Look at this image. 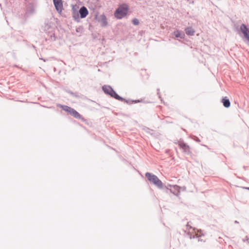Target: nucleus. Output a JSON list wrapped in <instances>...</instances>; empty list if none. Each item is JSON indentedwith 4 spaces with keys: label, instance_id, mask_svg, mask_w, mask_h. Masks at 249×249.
<instances>
[{
    "label": "nucleus",
    "instance_id": "8",
    "mask_svg": "<svg viewBox=\"0 0 249 249\" xmlns=\"http://www.w3.org/2000/svg\"><path fill=\"white\" fill-rule=\"evenodd\" d=\"M97 20L98 22H99L101 23V24L102 26H105L107 24V18L104 15H102L98 17Z\"/></svg>",
    "mask_w": 249,
    "mask_h": 249
},
{
    "label": "nucleus",
    "instance_id": "9",
    "mask_svg": "<svg viewBox=\"0 0 249 249\" xmlns=\"http://www.w3.org/2000/svg\"><path fill=\"white\" fill-rule=\"evenodd\" d=\"M79 13L81 18H84L88 15L89 12L85 6H83L80 9Z\"/></svg>",
    "mask_w": 249,
    "mask_h": 249
},
{
    "label": "nucleus",
    "instance_id": "5",
    "mask_svg": "<svg viewBox=\"0 0 249 249\" xmlns=\"http://www.w3.org/2000/svg\"><path fill=\"white\" fill-rule=\"evenodd\" d=\"M240 30L245 38L249 41V28H248L245 24H242L240 26Z\"/></svg>",
    "mask_w": 249,
    "mask_h": 249
},
{
    "label": "nucleus",
    "instance_id": "13",
    "mask_svg": "<svg viewBox=\"0 0 249 249\" xmlns=\"http://www.w3.org/2000/svg\"><path fill=\"white\" fill-rule=\"evenodd\" d=\"M175 36H176L177 37H181V35H180V32H178V31H176V32H175Z\"/></svg>",
    "mask_w": 249,
    "mask_h": 249
},
{
    "label": "nucleus",
    "instance_id": "7",
    "mask_svg": "<svg viewBox=\"0 0 249 249\" xmlns=\"http://www.w3.org/2000/svg\"><path fill=\"white\" fill-rule=\"evenodd\" d=\"M178 145L180 148L182 149L184 152L189 153L190 152L189 146L183 142H178Z\"/></svg>",
    "mask_w": 249,
    "mask_h": 249
},
{
    "label": "nucleus",
    "instance_id": "1",
    "mask_svg": "<svg viewBox=\"0 0 249 249\" xmlns=\"http://www.w3.org/2000/svg\"><path fill=\"white\" fill-rule=\"evenodd\" d=\"M128 11L127 5L124 4L120 5L115 11V17L118 19H121L126 15Z\"/></svg>",
    "mask_w": 249,
    "mask_h": 249
},
{
    "label": "nucleus",
    "instance_id": "4",
    "mask_svg": "<svg viewBox=\"0 0 249 249\" xmlns=\"http://www.w3.org/2000/svg\"><path fill=\"white\" fill-rule=\"evenodd\" d=\"M62 109L66 112H69L71 115L73 116L74 118L77 119H80L81 118L80 114L77 112L74 109L67 106H63L62 107Z\"/></svg>",
    "mask_w": 249,
    "mask_h": 249
},
{
    "label": "nucleus",
    "instance_id": "14",
    "mask_svg": "<svg viewBox=\"0 0 249 249\" xmlns=\"http://www.w3.org/2000/svg\"><path fill=\"white\" fill-rule=\"evenodd\" d=\"M247 189L249 190V187L247 188Z\"/></svg>",
    "mask_w": 249,
    "mask_h": 249
},
{
    "label": "nucleus",
    "instance_id": "6",
    "mask_svg": "<svg viewBox=\"0 0 249 249\" xmlns=\"http://www.w3.org/2000/svg\"><path fill=\"white\" fill-rule=\"evenodd\" d=\"M53 2L57 11L61 12L63 8L62 0H53Z\"/></svg>",
    "mask_w": 249,
    "mask_h": 249
},
{
    "label": "nucleus",
    "instance_id": "3",
    "mask_svg": "<svg viewBox=\"0 0 249 249\" xmlns=\"http://www.w3.org/2000/svg\"><path fill=\"white\" fill-rule=\"evenodd\" d=\"M102 89L105 93L110 95L111 97L115 98L116 99L122 101L124 100L123 98L119 96L110 86H104L102 87Z\"/></svg>",
    "mask_w": 249,
    "mask_h": 249
},
{
    "label": "nucleus",
    "instance_id": "2",
    "mask_svg": "<svg viewBox=\"0 0 249 249\" xmlns=\"http://www.w3.org/2000/svg\"><path fill=\"white\" fill-rule=\"evenodd\" d=\"M145 176L151 183L155 184L160 188H162V182L156 176L150 173H146Z\"/></svg>",
    "mask_w": 249,
    "mask_h": 249
},
{
    "label": "nucleus",
    "instance_id": "12",
    "mask_svg": "<svg viewBox=\"0 0 249 249\" xmlns=\"http://www.w3.org/2000/svg\"><path fill=\"white\" fill-rule=\"evenodd\" d=\"M132 22H133V24H134L135 25H137L139 24V21L137 18L133 19L132 20Z\"/></svg>",
    "mask_w": 249,
    "mask_h": 249
},
{
    "label": "nucleus",
    "instance_id": "11",
    "mask_svg": "<svg viewBox=\"0 0 249 249\" xmlns=\"http://www.w3.org/2000/svg\"><path fill=\"white\" fill-rule=\"evenodd\" d=\"M186 34L189 36H193L195 34V30L192 27H187L185 29Z\"/></svg>",
    "mask_w": 249,
    "mask_h": 249
},
{
    "label": "nucleus",
    "instance_id": "10",
    "mask_svg": "<svg viewBox=\"0 0 249 249\" xmlns=\"http://www.w3.org/2000/svg\"><path fill=\"white\" fill-rule=\"evenodd\" d=\"M222 103L225 107H229L231 106L230 101L226 97L222 99Z\"/></svg>",
    "mask_w": 249,
    "mask_h": 249
}]
</instances>
